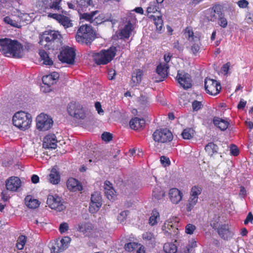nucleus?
Wrapping results in <instances>:
<instances>
[{
  "label": "nucleus",
  "mask_w": 253,
  "mask_h": 253,
  "mask_svg": "<svg viewBox=\"0 0 253 253\" xmlns=\"http://www.w3.org/2000/svg\"><path fill=\"white\" fill-rule=\"evenodd\" d=\"M95 39V33L90 25H83L78 29L76 39L78 42L90 44Z\"/></svg>",
  "instance_id": "1"
},
{
  "label": "nucleus",
  "mask_w": 253,
  "mask_h": 253,
  "mask_svg": "<svg viewBox=\"0 0 253 253\" xmlns=\"http://www.w3.org/2000/svg\"><path fill=\"white\" fill-rule=\"evenodd\" d=\"M116 47L111 46L108 49L101 50L99 52L93 53L92 57L97 65H105L111 62L116 54Z\"/></svg>",
  "instance_id": "2"
},
{
  "label": "nucleus",
  "mask_w": 253,
  "mask_h": 253,
  "mask_svg": "<svg viewBox=\"0 0 253 253\" xmlns=\"http://www.w3.org/2000/svg\"><path fill=\"white\" fill-rule=\"evenodd\" d=\"M13 125L22 130L28 129L32 122L30 114L20 111L16 112L12 118Z\"/></svg>",
  "instance_id": "3"
},
{
  "label": "nucleus",
  "mask_w": 253,
  "mask_h": 253,
  "mask_svg": "<svg viewBox=\"0 0 253 253\" xmlns=\"http://www.w3.org/2000/svg\"><path fill=\"white\" fill-rule=\"evenodd\" d=\"M61 0H38L37 5L44 12L47 10L63 13L60 5Z\"/></svg>",
  "instance_id": "4"
},
{
  "label": "nucleus",
  "mask_w": 253,
  "mask_h": 253,
  "mask_svg": "<svg viewBox=\"0 0 253 253\" xmlns=\"http://www.w3.org/2000/svg\"><path fill=\"white\" fill-rule=\"evenodd\" d=\"M67 111L69 114L77 119L84 120L86 117L84 109L79 103L72 102L68 106Z\"/></svg>",
  "instance_id": "5"
},
{
  "label": "nucleus",
  "mask_w": 253,
  "mask_h": 253,
  "mask_svg": "<svg viewBox=\"0 0 253 253\" xmlns=\"http://www.w3.org/2000/svg\"><path fill=\"white\" fill-rule=\"evenodd\" d=\"M46 203L49 208L57 211H61L66 209L64 202L57 195H49Z\"/></svg>",
  "instance_id": "6"
},
{
  "label": "nucleus",
  "mask_w": 253,
  "mask_h": 253,
  "mask_svg": "<svg viewBox=\"0 0 253 253\" xmlns=\"http://www.w3.org/2000/svg\"><path fill=\"white\" fill-rule=\"evenodd\" d=\"M61 35L58 31H46L41 35L40 37L39 43L41 45L46 46V44H44V42L47 43H51L54 41H59L61 38Z\"/></svg>",
  "instance_id": "7"
},
{
  "label": "nucleus",
  "mask_w": 253,
  "mask_h": 253,
  "mask_svg": "<svg viewBox=\"0 0 253 253\" xmlns=\"http://www.w3.org/2000/svg\"><path fill=\"white\" fill-rule=\"evenodd\" d=\"M153 137L156 142L166 143L172 140L173 135L169 129L164 128L155 130L153 134Z\"/></svg>",
  "instance_id": "8"
},
{
  "label": "nucleus",
  "mask_w": 253,
  "mask_h": 253,
  "mask_svg": "<svg viewBox=\"0 0 253 253\" xmlns=\"http://www.w3.org/2000/svg\"><path fill=\"white\" fill-rule=\"evenodd\" d=\"M37 128L41 131H46L50 129L53 125V121L48 116L41 114L36 119Z\"/></svg>",
  "instance_id": "9"
},
{
  "label": "nucleus",
  "mask_w": 253,
  "mask_h": 253,
  "mask_svg": "<svg viewBox=\"0 0 253 253\" xmlns=\"http://www.w3.org/2000/svg\"><path fill=\"white\" fill-rule=\"evenodd\" d=\"M204 82L205 90L209 94L216 95L220 92L221 85L217 81L206 78Z\"/></svg>",
  "instance_id": "10"
},
{
  "label": "nucleus",
  "mask_w": 253,
  "mask_h": 253,
  "mask_svg": "<svg viewBox=\"0 0 253 253\" xmlns=\"http://www.w3.org/2000/svg\"><path fill=\"white\" fill-rule=\"evenodd\" d=\"M75 52L73 48L67 47L63 49L58 58L63 63H66L69 64H73L75 57Z\"/></svg>",
  "instance_id": "11"
},
{
  "label": "nucleus",
  "mask_w": 253,
  "mask_h": 253,
  "mask_svg": "<svg viewBox=\"0 0 253 253\" xmlns=\"http://www.w3.org/2000/svg\"><path fill=\"white\" fill-rule=\"evenodd\" d=\"M70 238L65 237L61 240H57L53 244L50 248L51 253H60L68 248Z\"/></svg>",
  "instance_id": "12"
},
{
  "label": "nucleus",
  "mask_w": 253,
  "mask_h": 253,
  "mask_svg": "<svg viewBox=\"0 0 253 253\" xmlns=\"http://www.w3.org/2000/svg\"><path fill=\"white\" fill-rule=\"evenodd\" d=\"M12 42L9 56L11 55L15 58H22L24 55L23 45L17 40H12Z\"/></svg>",
  "instance_id": "13"
},
{
  "label": "nucleus",
  "mask_w": 253,
  "mask_h": 253,
  "mask_svg": "<svg viewBox=\"0 0 253 253\" xmlns=\"http://www.w3.org/2000/svg\"><path fill=\"white\" fill-rule=\"evenodd\" d=\"M176 79L180 85L184 89H188L192 87V79L190 75L183 72L178 71Z\"/></svg>",
  "instance_id": "14"
},
{
  "label": "nucleus",
  "mask_w": 253,
  "mask_h": 253,
  "mask_svg": "<svg viewBox=\"0 0 253 253\" xmlns=\"http://www.w3.org/2000/svg\"><path fill=\"white\" fill-rule=\"evenodd\" d=\"M102 198L100 194L94 192L91 195V203L89 207V211L94 213L97 211L102 205Z\"/></svg>",
  "instance_id": "15"
},
{
  "label": "nucleus",
  "mask_w": 253,
  "mask_h": 253,
  "mask_svg": "<svg viewBox=\"0 0 253 253\" xmlns=\"http://www.w3.org/2000/svg\"><path fill=\"white\" fill-rule=\"evenodd\" d=\"M216 231L220 237L224 240L231 239L234 235V231L228 224H221Z\"/></svg>",
  "instance_id": "16"
},
{
  "label": "nucleus",
  "mask_w": 253,
  "mask_h": 253,
  "mask_svg": "<svg viewBox=\"0 0 253 253\" xmlns=\"http://www.w3.org/2000/svg\"><path fill=\"white\" fill-rule=\"evenodd\" d=\"M164 233L166 236L175 237L178 233V229L175 225V223L172 221L165 222L162 227Z\"/></svg>",
  "instance_id": "17"
},
{
  "label": "nucleus",
  "mask_w": 253,
  "mask_h": 253,
  "mask_svg": "<svg viewBox=\"0 0 253 253\" xmlns=\"http://www.w3.org/2000/svg\"><path fill=\"white\" fill-rule=\"evenodd\" d=\"M48 17L56 20L65 28L71 27L73 26L72 21L67 16L57 13H48Z\"/></svg>",
  "instance_id": "18"
},
{
  "label": "nucleus",
  "mask_w": 253,
  "mask_h": 253,
  "mask_svg": "<svg viewBox=\"0 0 253 253\" xmlns=\"http://www.w3.org/2000/svg\"><path fill=\"white\" fill-rule=\"evenodd\" d=\"M5 186L7 190L16 192L21 186V181L18 177L12 176L5 181Z\"/></svg>",
  "instance_id": "19"
},
{
  "label": "nucleus",
  "mask_w": 253,
  "mask_h": 253,
  "mask_svg": "<svg viewBox=\"0 0 253 253\" xmlns=\"http://www.w3.org/2000/svg\"><path fill=\"white\" fill-rule=\"evenodd\" d=\"M78 231L82 233L85 237H94V230L93 225L89 223L80 224L78 225Z\"/></svg>",
  "instance_id": "20"
},
{
  "label": "nucleus",
  "mask_w": 253,
  "mask_h": 253,
  "mask_svg": "<svg viewBox=\"0 0 253 253\" xmlns=\"http://www.w3.org/2000/svg\"><path fill=\"white\" fill-rule=\"evenodd\" d=\"M57 140L54 134L46 135L43 140L42 146L45 149H54L57 147Z\"/></svg>",
  "instance_id": "21"
},
{
  "label": "nucleus",
  "mask_w": 253,
  "mask_h": 253,
  "mask_svg": "<svg viewBox=\"0 0 253 253\" xmlns=\"http://www.w3.org/2000/svg\"><path fill=\"white\" fill-rule=\"evenodd\" d=\"M169 196L170 201L174 204H177L182 200L183 193L178 189L173 188L169 190Z\"/></svg>",
  "instance_id": "22"
},
{
  "label": "nucleus",
  "mask_w": 253,
  "mask_h": 253,
  "mask_svg": "<svg viewBox=\"0 0 253 253\" xmlns=\"http://www.w3.org/2000/svg\"><path fill=\"white\" fill-rule=\"evenodd\" d=\"M12 40L8 38L0 39V51L7 56H9Z\"/></svg>",
  "instance_id": "23"
},
{
  "label": "nucleus",
  "mask_w": 253,
  "mask_h": 253,
  "mask_svg": "<svg viewBox=\"0 0 253 253\" xmlns=\"http://www.w3.org/2000/svg\"><path fill=\"white\" fill-rule=\"evenodd\" d=\"M59 77V74L54 72L48 75L43 76L42 78V81L44 84L49 87L56 83Z\"/></svg>",
  "instance_id": "24"
},
{
  "label": "nucleus",
  "mask_w": 253,
  "mask_h": 253,
  "mask_svg": "<svg viewBox=\"0 0 253 253\" xmlns=\"http://www.w3.org/2000/svg\"><path fill=\"white\" fill-rule=\"evenodd\" d=\"M143 76V72L142 70L140 69L135 70L132 74L130 85L133 87L139 84L141 82Z\"/></svg>",
  "instance_id": "25"
},
{
  "label": "nucleus",
  "mask_w": 253,
  "mask_h": 253,
  "mask_svg": "<svg viewBox=\"0 0 253 253\" xmlns=\"http://www.w3.org/2000/svg\"><path fill=\"white\" fill-rule=\"evenodd\" d=\"M67 187L70 191H80L83 189L82 185L74 178H70L67 181Z\"/></svg>",
  "instance_id": "26"
},
{
  "label": "nucleus",
  "mask_w": 253,
  "mask_h": 253,
  "mask_svg": "<svg viewBox=\"0 0 253 253\" xmlns=\"http://www.w3.org/2000/svg\"><path fill=\"white\" fill-rule=\"evenodd\" d=\"M105 194L108 199L114 200L116 196V192L109 181H106L104 184Z\"/></svg>",
  "instance_id": "27"
},
{
  "label": "nucleus",
  "mask_w": 253,
  "mask_h": 253,
  "mask_svg": "<svg viewBox=\"0 0 253 253\" xmlns=\"http://www.w3.org/2000/svg\"><path fill=\"white\" fill-rule=\"evenodd\" d=\"M145 124V121L143 119L135 117L131 119L129 122V126L131 128L138 130L143 127Z\"/></svg>",
  "instance_id": "28"
},
{
  "label": "nucleus",
  "mask_w": 253,
  "mask_h": 253,
  "mask_svg": "<svg viewBox=\"0 0 253 253\" xmlns=\"http://www.w3.org/2000/svg\"><path fill=\"white\" fill-rule=\"evenodd\" d=\"M133 26L130 21L125 26L123 29H122L119 35L121 39H128L132 31Z\"/></svg>",
  "instance_id": "29"
},
{
  "label": "nucleus",
  "mask_w": 253,
  "mask_h": 253,
  "mask_svg": "<svg viewBox=\"0 0 253 253\" xmlns=\"http://www.w3.org/2000/svg\"><path fill=\"white\" fill-rule=\"evenodd\" d=\"M169 66L167 64L159 65L157 66L156 71L158 75L161 77L159 81H162L168 76V69Z\"/></svg>",
  "instance_id": "30"
},
{
  "label": "nucleus",
  "mask_w": 253,
  "mask_h": 253,
  "mask_svg": "<svg viewBox=\"0 0 253 253\" xmlns=\"http://www.w3.org/2000/svg\"><path fill=\"white\" fill-rule=\"evenodd\" d=\"M213 123L216 127L221 130H226L229 126V123L227 121L218 117H214L213 119Z\"/></svg>",
  "instance_id": "31"
},
{
  "label": "nucleus",
  "mask_w": 253,
  "mask_h": 253,
  "mask_svg": "<svg viewBox=\"0 0 253 253\" xmlns=\"http://www.w3.org/2000/svg\"><path fill=\"white\" fill-rule=\"evenodd\" d=\"M25 202L26 205L30 209H36L40 205L39 201L33 199L31 195H28L25 197Z\"/></svg>",
  "instance_id": "32"
},
{
  "label": "nucleus",
  "mask_w": 253,
  "mask_h": 253,
  "mask_svg": "<svg viewBox=\"0 0 253 253\" xmlns=\"http://www.w3.org/2000/svg\"><path fill=\"white\" fill-rule=\"evenodd\" d=\"M48 181L53 184H57L60 181V175L55 169H52L48 175Z\"/></svg>",
  "instance_id": "33"
},
{
  "label": "nucleus",
  "mask_w": 253,
  "mask_h": 253,
  "mask_svg": "<svg viewBox=\"0 0 253 253\" xmlns=\"http://www.w3.org/2000/svg\"><path fill=\"white\" fill-rule=\"evenodd\" d=\"M222 15L223 13L219 6H213L211 12V21H214Z\"/></svg>",
  "instance_id": "34"
},
{
  "label": "nucleus",
  "mask_w": 253,
  "mask_h": 253,
  "mask_svg": "<svg viewBox=\"0 0 253 253\" xmlns=\"http://www.w3.org/2000/svg\"><path fill=\"white\" fill-rule=\"evenodd\" d=\"M39 55L42 60H43L44 64L46 65H52L53 61L51 58H49L47 53L44 50L41 49L39 51Z\"/></svg>",
  "instance_id": "35"
},
{
  "label": "nucleus",
  "mask_w": 253,
  "mask_h": 253,
  "mask_svg": "<svg viewBox=\"0 0 253 253\" xmlns=\"http://www.w3.org/2000/svg\"><path fill=\"white\" fill-rule=\"evenodd\" d=\"M205 149L209 155L212 156L217 152L218 147L213 142H210L205 146Z\"/></svg>",
  "instance_id": "36"
},
{
  "label": "nucleus",
  "mask_w": 253,
  "mask_h": 253,
  "mask_svg": "<svg viewBox=\"0 0 253 253\" xmlns=\"http://www.w3.org/2000/svg\"><path fill=\"white\" fill-rule=\"evenodd\" d=\"M177 248L176 246L171 243H167L164 245V251L166 253H176Z\"/></svg>",
  "instance_id": "37"
},
{
  "label": "nucleus",
  "mask_w": 253,
  "mask_h": 253,
  "mask_svg": "<svg viewBox=\"0 0 253 253\" xmlns=\"http://www.w3.org/2000/svg\"><path fill=\"white\" fill-rule=\"evenodd\" d=\"M154 17V23L156 27V30L159 32L161 33L162 31H164L163 27V21L161 16H157L155 17L154 16H152Z\"/></svg>",
  "instance_id": "38"
},
{
  "label": "nucleus",
  "mask_w": 253,
  "mask_h": 253,
  "mask_svg": "<svg viewBox=\"0 0 253 253\" xmlns=\"http://www.w3.org/2000/svg\"><path fill=\"white\" fill-rule=\"evenodd\" d=\"M141 245L136 242H129L125 244V249L129 252H136Z\"/></svg>",
  "instance_id": "39"
},
{
  "label": "nucleus",
  "mask_w": 253,
  "mask_h": 253,
  "mask_svg": "<svg viewBox=\"0 0 253 253\" xmlns=\"http://www.w3.org/2000/svg\"><path fill=\"white\" fill-rule=\"evenodd\" d=\"M202 188L198 186H194L192 187L190 197L198 199V196L201 194Z\"/></svg>",
  "instance_id": "40"
},
{
  "label": "nucleus",
  "mask_w": 253,
  "mask_h": 253,
  "mask_svg": "<svg viewBox=\"0 0 253 253\" xmlns=\"http://www.w3.org/2000/svg\"><path fill=\"white\" fill-rule=\"evenodd\" d=\"M159 213L157 210H153L152 211L151 216L149 218V224L153 226L157 223L158 219H159Z\"/></svg>",
  "instance_id": "41"
},
{
  "label": "nucleus",
  "mask_w": 253,
  "mask_h": 253,
  "mask_svg": "<svg viewBox=\"0 0 253 253\" xmlns=\"http://www.w3.org/2000/svg\"><path fill=\"white\" fill-rule=\"evenodd\" d=\"M165 195L164 191L160 188H155L153 191V197L157 200L162 199Z\"/></svg>",
  "instance_id": "42"
},
{
  "label": "nucleus",
  "mask_w": 253,
  "mask_h": 253,
  "mask_svg": "<svg viewBox=\"0 0 253 253\" xmlns=\"http://www.w3.org/2000/svg\"><path fill=\"white\" fill-rule=\"evenodd\" d=\"M27 238L25 236L20 235L17 239L16 247L18 250H22L26 243Z\"/></svg>",
  "instance_id": "43"
},
{
  "label": "nucleus",
  "mask_w": 253,
  "mask_h": 253,
  "mask_svg": "<svg viewBox=\"0 0 253 253\" xmlns=\"http://www.w3.org/2000/svg\"><path fill=\"white\" fill-rule=\"evenodd\" d=\"M198 199L194 198L189 197L188 203L186 205V210L187 211H191L195 206L197 204Z\"/></svg>",
  "instance_id": "44"
},
{
  "label": "nucleus",
  "mask_w": 253,
  "mask_h": 253,
  "mask_svg": "<svg viewBox=\"0 0 253 253\" xmlns=\"http://www.w3.org/2000/svg\"><path fill=\"white\" fill-rule=\"evenodd\" d=\"M200 49V40L197 39L194 41V42L192 44L191 47V50L192 53L196 55L197 53L199 51Z\"/></svg>",
  "instance_id": "45"
},
{
  "label": "nucleus",
  "mask_w": 253,
  "mask_h": 253,
  "mask_svg": "<svg viewBox=\"0 0 253 253\" xmlns=\"http://www.w3.org/2000/svg\"><path fill=\"white\" fill-rule=\"evenodd\" d=\"M219 222L220 217L215 215L212 219L211 221L210 225L213 229L216 231L218 229V228L221 225L220 224Z\"/></svg>",
  "instance_id": "46"
},
{
  "label": "nucleus",
  "mask_w": 253,
  "mask_h": 253,
  "mask_svg": "<svg viewBox=\"0 0 253 253\" xmlns=\"http://www.w3.org/2000/svg\"><path fill=\"white\" fill-rule=\"evenodd\" d=\"M97 12H98L97 11H95L92 12L90 13H84L82 15L81 18L82 19H84V20L89 22L90 23H92L93 18Z\"/></svg>",
  "instance_id": "47"
},
{
  "label": "nucleus",
  "mask_w": 253,
  "mask_h": 253,
  "mask_svg": "<svg viewBox=\"0 0 253 253\" xmlns=\"http://www.w3.org/2000/svg\"><path fill=\"white\" fill-rule=\"evenodd\" d=\"M73 2L81 7H85L91 5V0H73Z\"/></svg>",
  "instance_id": "48"
},
{
  "label": "nucleus",
  "mask_w": 253,
  "mask_h": 253,
  "mask_svg": "<svg viewBox=\"0 0 253 253\" xmlns=\"http://www.w3.org/2000/svg\"><path fill=\"white\" fill-rule=\"evenodd\" d=\"M194 134V130L191 128H187L184 129L181 135L185 139H190Z\"/></svg>",
  "instance_id": "49"
},
{
  "label": "nucleus",
  "mask_w": 253,
  "mask_h": 253,
  "mask_svg": "<svg viewBox=\"0 0 253 253\" xmlns=\"http://www.w3.org/2000/svg\"><path fill=\"white\" fill-rule=\"evenodd\" d=\"M106 21H111L112 20L111 19V18H110L109 19H105L104 18H103L102 15H99L97 17L94 16L93 17L92 23L94 25H96L98 24H101L103 22Z\"/></svg>",
  "instance_id": "50"
},
{
  "label": "nucleus",
  "mask_w": 253,
  "mask_h": 253,
  "mask_svg": "<svg viewBox=\"0 0 253 253\" xmlns=\"http://www.w3.org/2000/svg\"><path fill=\"white\" fill-rule=\"evenodd\" d=\"M158 9L159 7L155 2H151L147 7V12L148 13H155L158 11Z\"/></svg>",
  "instance_id": "51"
},
{
  "label": "nucleus",
  "mask_w": 253,
  "mask_h": 253,
  "mask_svg": "<svg viewBox=\"0 0 253 253\" xmlns=\"http://www.w3.org/2000/svg\"><path fill=\"white\" fill-rule=\"evenodd\" d=\"M3 21L6 24H9L13 27H19V25H18V22H17L15 20H12L8 16H6V17H4Z\"/></svg>",
  "instance_id": "52"
},
{
  "label": "nucleus",
  "mask_w": 253,
  "mask_h": 253,
  "mask_svg": "<svg viewBox=\"0 0 253 253\" xmlns=\"http://www.w3.org/2000/svg\"><path fill=\"white\" fill-rule=\"evenodd\" d=\"M195 229L196 226L192 224H188L185 226V232L188 234H192Z\"/></svg>",
  "instance_id": "53"
},
{
  "label": "nucleus",
  "mask_w": 253,
  "mask_h": 253,
  "mask_svg": "<svg viewBox=\"0 0 253 253\" xmlns=\"http://www.w3.org/2000/svg\"><path fill=\"white\" fill-rule=\"evenodd\" d=\"M101 138L103 140L106 142H109L112 139L113 136L110 132H104L102 134Z\"/></svg>",
  "instance_id": "54"
},
{
  "label": "nucleus",
  "mask_w": 253,
  "mask_h": 253,
  "mask_svg": "<svg viewBox=\"0 0 253 253\" xmlns=\"http://www.w3.org/2000/svg\"><path fill=\"white\" fill-rule=\"evenodd\" d=\"M219 19V25L222 28H226L227 26V19L224 17V14L218 18Z\"/></svg>",
  "instance_id": "55"
},
{
  "label": "nucleus",
  "mask_w": 253,
  "mask_h": 253,
  "mask_svg": "<svg viewBox=\"0 0 253 253\" xmlns=\"http://www.w3.org/2000/svg\"><path fill=\"white\" fill-rule=\"evenodd\" d=\"M192 109L194 111H197L201 108L202 103L197 100H194L192 104Z\"/></svg>",
  "instance_id": "56"
},
{
  "label": "nucleus",
  "mask_w": 253,
  "mask_h": 253,
  "mask_svg": "<svg viewBox=\"0 0 253 253\" xmlns=\"http://www.w3.org/2000/svg\"><path fill=\"white\" fill-rule=\"evenodd\" d=\"M128 211H123L121 212L119 215L118 216V219L121 222H123L124 220L126 218L127 215Z\"/></svg>",
  "instance_id": "57"
},
{
  "label": "nucleus",
  "mask_w": 253,
  "mask_h": 253,
  "mask_svg": "<svg viewBox=\"0 0 253 253\" xmlns=\"http://www.w3.org/2000/svg\"><path fill=\"white\" fill-rule=\"evenodd\" d=\"M160 161H161V163L165 167H166L167 166H169L170 163L169 158L165 156H163L161 157Z\"/></svg>",
  "instance_id": "58"
},
{
  "label": "nucleus",
  "mask_w": 253,
  "mask_h": 253,
  "mask_svg": "<svg viewBox=\"0 0 253 253\" xmlns=\"http://www.w3.org/2000/svg\"><path fill=\"white\" fill-rule=\"evenodd\" d=\"M68 224L66 222H63L60 225L59 231L61 233H64L68 230Z\"/></svg>",
  "instance_id": "59"
},
{
  "label": "nucleus",
  "mask_w": 253,
  "mask_h": 253,
  "mask_svg": "<svg viewBox=\"0 0 253 253\" xmlns=\"http://www.w3.org/2000/svg\"><path fill=\"white\" fill-rule=\"evenodd\" d=\"M143 239L147 241H152L154 239L153 235L150 232L144 233L142 235Z\"/></svg>",
  "instance_id": "60"
},
{
  "label": "nucleus",
  "mask_w": 253,
  "mask_h": 253,
  "mask_svg": "<svg viewBox=\"0 0 253 253\" xmlns=\"http://www.w3.org/2000/svg\"><path fill=\"white\" fill-rule=\"evenodd\" d=\"M238 6L241 8H246L248 5V2L246 0H240L237 2Z\"/></svg>",
  "instance_id": "61"
},
{
  "label": "nucleus",
  "mask_w": 253,
  "mask_h": 253,
  "mask_svg": "<svg viewBox=\"0 0 253 253\" xmlns=\"http://www.w3.org/2000/svg\"><path fill=\"white\" fill-rule=\"evenodd\" d=\"M231 153L233 156H236L239 154V150L235 145H233L230 148Z\"/></svg>",
  "instance_id": "62"
},
{
  "label": "nucleus",
  "mask_w": 253,
  "mask_h": 253,
  "mask_svg": "<svg viewBox=\"0 0 253 253\" xmlns=\"http://www.w3.org/2000/svg\"><path fill=\"white\" fill-rule=\"evenodd\" d=\"M95 107L98 114H100L101 113H103L104 111L101 108V104L99 102H96L95 103Z\"/></svg>",
  "instance_id": "63"
},
{
  "label": "nucleus",
  "mask_w": 253,
  "mask_h": 253,
  "mask_svg": "<svg viewBox=\"0 0 253 253\" xmlns=\"http://www.w3.org/2000/svg\"><path fill=\"white\" fill-rule=\"evenodd\" d=\"M253 220V216L251 212H249L244 221V224H247L249 222H252Z\"/></svg>",
  "instance_id": "64"
}]
</instances>
